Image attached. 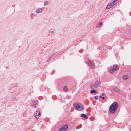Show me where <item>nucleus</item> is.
<instances>
[{
	"label": "nucleus",
	"instance_id": "nucleus-1",
	"mask_svg": "<svg viewBox=\"0 0 131 131\" xmlns=\"http://www.w3.org/2000/svg\"><path fill=\"white\" fill-rule=\"evenodd\" d=\"M118 107V105L117 102H115L112 103L109 107V111L110 113H114Z\"/></svg>",
	"mask_w": 131,
	"mask_h": 131
},
{
	"label": "nucleus",
	"instance_id": "nucleus-2",
	"mask_svg": "<svg viewBox=\"0 0 131 131\" xmlns=\"http://www.w3.org/2000/svg\"><path fill=\"white\" fill-rule=\"evenodd\" d=\"M74 107L78 111H83L84 110L83 105L80 103H75L73 104Z\"/></svg>",
	"mask_w": 131,
	"mask_h": 131
},
{
	"label": "nucleus",
	"instance_id": "nucleus-3",
	"mask_svg": "<svg viewBox=\"0 0 131 131\" xmlns=\"http://www.w3.org/2000/svg\"><path fill=\"white\" fill-rule=\"evenodd\" d=\"M38 104V101L37 100H34L32 102L31 106L35 108H37V106Z\"/></svg>",
	"mask_w": 131,
	"mask_h": 131
},
{
	"label": "nucleus",
	"instance_id": "nucleus-4",
	"mask_svg": "<svg viewBox=\"0 0 131 131\" xmlns=\"http://www.w3.org/2000/svg\"><path fill=\"white\" fill-rule=\"evenodd\" d=\"M88 65L91 69H93L94 67V63H92L90 60H89L87 62Z\"/></svg>",
	"mask_w": 131,
	"mask_h": 131
},
{
	"label": "nucleus",
	"instance_id": "nucleus-5",
	"mask_svg": "<svg viewBox=\"0 0 131 131\" xmlns=\"http://www.w3.org/2000/svg\"><path fill=\"white\" fill-rule=\"evenodd\" d=\"M35 115L36 119H38L41 116L40 113V111L37 110L36 111V113L35 114Z\"/></svg>",
	"mask_w": 131,
	"mask_h": 131
},
{
	"label": "nucleus",
	"instance_id": "nucleus-6",
	"mask_svg": "<svg viewBox=\"0 0 131 131\" xmlns=\"http://www.w3.org/2000/svg\"><path fill=\"white\" fill-rule=\"evenodd\" d=\"M101 82H99L97 80H96L94 84V87L95 88H97L100 85Z\"/></svg>",
	"mask_w": 131,
	"mask_h": 131
},
{
	"label": "nucleus",
	"instance_id": "nucleus-7",
	"mask_svg": "<svg viewBox=\"0 0 131 131\" xmlns=\"http://www.w3.org/2000/svg\"><path fill=\"white\" fill-rule=\"evenodd\" d=\"M113 6V5L111 3H109L106 6V9H108Z\"/></svg>",
	"mask_w": 131,
	"mask_h": 131
},
{
	"label": "nucleus",
	"instance_id": "nucleus-8",
	"mask_svg": "<svg viewBox=\"0 0 131 131\" xmlns=\"http://www.w3.org/2000/svg\"><path fill=\"white\" fill-rule=\"evenodd\" d=\"M112 68L113 70L115 71H117L119 69V67L116 65H113Z\"/></svg>",
	"mask_w": 131,
	"mask_h": 131
},
{
	"label": "nucleus",
	"instance_id": "nucleus-9",
	"mask_svg": "<svg viewBox=\"0 0 131 131\" xmlns=\"http://www.w3.org/2000/svg\"><path fill=\"white\" fill-rule=\"evenodd\" d=\"M113 90L115 92H119L120 91L119 88L117 86H115L113 88Z\"/></svg>",
	"mask_w": 131,
	"mask_h": 131
},
{
	"label": "nucleus",
	"instance_id": "nucleus-10",
	"mask_svg": "<svg viewBox=\"0 0 131 131\" xmlns=\"http://www.w3.org/2000/svg\"><path fill=\"white\" fill-rule=\"evenodd\" d=\"M81 116L85 119H87L88 118V116L84 114H82L81 115Z\"/></svg>",
	"mask_w": 131,
	"mask_h": 131
},
{
	"label": "nucleus",
	"instance_id": "nucleus-11",
	"mask_svg": "<svg viewBox=\"0 0 131 131\" xmlns=\"http://www.w3.org/2000/svg\"><path fill=\"white\" fill-rule=\"evenodd\" d=\"M118 0H114L113 1L111 2V3L114 6L118 3Z\"/></svg>",
	"mask_w": 131,
	"mask_h": 131
},
{
	"label": "nucleus",
	"instance_id": "nucleus-12",
	"mask_svg": "<svg viewBox=\"0 0 131 131\" xmlns=\"http://www.w3.org/2000/svg\"><path fill=\"white\" fill-rule=\"evenodd\" d=\"M42 11V9L41 8H38L37 9L36 12L37 13L41 12Z\"/></svg>",
	"mask_w": 131,
	"mask_h": 131
},
{
	"label": "nucleus",
	"instance_id": "nucleus-13",
	"mask_svg": "<svg viewBox=\"0 0 131 131\" xmlns=\"http://www.w3.org/2000/svg\"><path fill=\"white\" fill-rule=\"evenodd\" d=\"M128 75H125L123 76L122 79L124 80H126L128 78Z\"/></svg>",
	"mask_w": 131,
	"mask_h": 131
},
{
	"label": "nucleus",
	"instance_id": "nucleus-14",
	"mask_svg": "<svg viewBox=\"0 0 131 131\" xmlns=\"http://www.w3.org/2000/svg\"><path fill=\"white\" fill-rule=\"evenodd\" d=\"M68 125H64L62 127H61V128H63V129H65L66 130V129L68 128Z\"/></svg>",
	"mask_w": 131,
	"mask_h": 131
},
{
	"label": "nucleus",
	"instance_id": "nucleus-15",
	"mask_svg": "<svg viewBox=\"0 0 131 131\" xmlns=\"http://www.w3.org/2000/svg\"><path fill=\"white\" fill-rule=\"evenodd\" d=\"M68 90V89L67 86H64L63 88L64 91L66 92Z\"/></svg>",
	"mask_w": 131,
	"mask_h": 131
},
{
	"label": "nucleus",
	"instance_id": "nucleus-16",
	"mask_svg": "<svg viewBox=\"0 0 131 131\" xmlns=\"http://www.w3.org/2000/svg\"><path fill=\"white\" fill-rule=\"evenodd\" d=\"M96 90H92L90 91V92L92 93H96Z\"/></svg>",
	"mask_w": 131,
	"mask_h": 131
},
{
	"label": "nucleus",
	"instance_id": "nucleus-17",
	"mask_svg": "<svg viewBox=\"0 0 131 131\" xmlns=\"http://www.w3.org/2000/svg\"><path fill=\"white\" fill-rule=\"evenodd\" d=\"M114 70H113L112 68L110 70L109 72L111 73H113L114 72Z\"/></svg>",
	"mask_w": 131,
	"mask_h": 131
},
{
	"label": "nucleus",
	"instance_id": "nucleus-18",
	"mask_svg": "<svg viewBox=\"0 0 131 131\" xmlns=\"http://www.w3.org/2000/svg\"><path fill=\"white\" fill-rule=\"evenodd\" d=\"M102 23H100L98 25L96 26V27L97 28L98 27H99V26H102Z\"/></svg>",
	"mask_w": 131,
	"mask_h": 131
},
{
	"label": "nucleus",
	"instance_id": "nucleus-19",
	"mask_svg": "<svg viewBox=\"0 0 131 131\" xmlns=\"http://www.w3.org/2000/svg\"><path fill=\"white\" fill-rule=\"evenodd\" d=\"M66 130L65 129H63V128H60L59 129V131H65Z\"/></svg>",
	"mask_w": 131,
	"mask_h": 131
},
{
	"label": "nucleus",
	"instance_id": "nucleus-20",
	"mask_svg": "<svg viewBox=\"0 0 131 131\" xmlns=\"http://www.w3.org/2000/svg\"><path fill=\"white\" fill-rule=\"evenodd\" d=\"M56 53H55L52 54L51 55H50V56H49L50 57H51V58L52 57H53L55 54Z\"/></svg>",
	"mask_w": 131,
	"mask_h": 131
},
{
	"label": "nucleus",
	"instance_id": "nucleus-21",
	"mask_svg": "<svg viewBox=\"0 0 131 131\" xmlns=\"http://www.w3.org/2000/svg\"><path fill=\"white\" fill-rule=\"evenodd\" d=\"M44 4L45 6L47 5H48V3L47 1L45 2L44 3Z\"/></svg>",
	"mask_w": 131,
	"mask_h": 131
},
{
	"label": "nucleus",
	"instance_id": "nucleus-22",
	"mask_svg": "<svg viewBox=\"0 0 131 131\" xmlns=\"http://www.w3.org/2000/svg\"><path fill=\"white\" fill-rule=\"evenodd\" d=\"M94 87V85H93L92 84L90 86V88L92 89H93Z\"/></svg>",
	"mask_w": 131,
	"mask_h": 131
},
{
	"label": "nucleus",
	"instance_id": "nucleus-23",
	"mask_svg": "<svg viewBox=\"0 0 131 131\" xmlns=\"http://www.w3.org/2000/svg\"><path fill=\"white\" fill-rule=\"evenodd\" d=\"M94 98L95 99L97 100L98 98V96H95Z\"/></svg>",
	"mask_w": 131,
	"mask_h": 131
},
{
	"label": "nucleus",
	"instance_id": "nucleus-24",
	"mask_svg": "<svg viewBox=\"0 0 131 131\" xmlns=\"http://www.w3.org/2000/svg\"><path fill=\"white\" fill-rule=\"evenodd\" d=\"M51 58V57H50V56H49V58L47 60V62H48V61H49L50 60Z\"/></svg>",
	"mask_w": 131,
	"mask_h": 131
},
{
	"label": "nucleus",
	"instance_id": "nucleus-25",
	"mask_svg": "<svg viewBox=\"0 0 131 131\" xmlns=\"http://www.w3.org/2000/svg\"><path fill=\"white\" fill-rule=\"evenodd\" d=\"M49 32L50 34H52L54 33V31H50Z\"/></svg>",
	"mask_w": 131,
	"mask_h": 131
},
{
	"label": "nucleus",
	"instance_id": "nucleus-26",
	"mask_svg": "<svg viewBox=\"0 0 131 131\" xmlns=\"http://www.w3.org/2000/svg\"><path fill=\"white\" fill-rule=\"evenodd\" d=\"M105 97L104 96L102 97V99H103V100H104L105 99Z\"/></svg>",
	"mask_w": 131,
	"mask_h": 131
},
{
	"label": "nucleus",
	"instance_id": "nucleus-27",
	"mask_svg": "<svg viewBox=\"0 0 131 131\" xmlns=\"http://www.w3.org/2000/svg\"><path fill=\"white\" fill-rule=\"evenodd\" d=\"M104 94H105L104 93H103L102 94V95H104Z\"/></svg>",
	"mask_w": 131,
	"mask_h": 131
},
{
	"label": "nucleus",
	"instance_id": "nucleus-28",
	"mask_svg": "<svg viewBox=\"0 0 131 131\" xmlns=\"http://www.w3.org/2000/svg\"><path fill=\"white\" fill-rule=\"evenodd\" d=\"M102 96L101 95H100V96H99V97L100 98H102Z\"/></svg>",
	"mask_w": 131,
	"mask_h": 131
},
{
	"label": "nucleus",
	"instance_id": "nucleus-29",
	"mask_svg": "<svg viewBox=\"0 0 131 131\" xmlns=\"http://www.w3.org/2000/svg\"><path fill=\"white\" fill-rule=\"evenodd\" d=\"M79 52H80V50L79 51Z\"/></svg>",
	"mask_w": 131,
	"mask_h": 131
},
{
	"label": "nucleus",
	"instance_id": "nucleus-30",
	"mask_svg": "<svg viewBox=\"0 0 131 131\" xmlns=\"http://www.w3.org/2000/svg\"><path fill=\"white\" fill-rule=\"evenodd\" d=\"M13 6H13H14L13 5V6Z\"/></svg>",
	"mask_w": 131,
	"mask_h": 131
},
{
	"label": "nucleus",
	"instance_id": "nucleus-31",
	"mask_svg": "<svg viewBox=\"0 0 131 131\" xmlns=\"http://www.w3.org/2000/svg\"><path fill=\"white\" fill-rule=\"evenodd\" d=\"M13 6H13H14L13 5V6Z\"/></svg>",
	"mask_w": 131,
	"mask_h": 131
}]
</instances>
